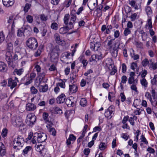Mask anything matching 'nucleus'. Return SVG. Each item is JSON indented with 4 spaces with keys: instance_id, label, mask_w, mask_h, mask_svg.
<instances>
[{
    "instance_id": "4d7b16f0",
    "label": "nucleus",
    "mask_w": 157,
    "mask_h": 157,
    "mask_svg": "<svg viewBox=\"0 0 157 157\" xmlns=\"http://www.w3.org/2000/svg\"><path fill=\"white\" fill-rule=\"evenodd\" d=\"M149 61L147 58L144 59L142 62V64L143 66L145 67L148 65Z\"/></svg>"
},
{
    "instance_id": "8fccbe9b",
    "label": "nucleus",
    "mask_w": 157,
    "mask_h": 157,
    "mask_svg": "<svg viewBox=\"0 0 157 157\" xmlns=\"http://www.w3.org/2000/svg\"><path fill=\"white\" fill-rule=\"evenodd\" d=\"M15 71L18 75H20L23 72L24 70L23 68H21L19 69H15Z\"/></svg>"
},
{
    "instance_id": "5fc2aeb1",
    "label": "nucleus",
    "mask_w": 157,
    "mask_h": 157,
    "mask_svg": "<svg viewBox=\"0 0 157 157\" xmlns=\"http://www.w3.org/2000/svg\"><path fill=\"white\" fill-rule=\"evenodd\" d=\"M30 90L31 93L33 94H37L38 92L37 90L34 86H32L31 87Z\"/></svg>"
},
{
    "instance_id": "c85d7f7f",
    "label": "nucleus",
    "mask_w": 157,
    "mask_h": 157,
    "mask_svg": "<svg viewBox=\"0 0 157 157\" xmlns=\"http://www.w3.org/2000/svg\"><path fill=\"white\" fill-rule=\"evenodd\" d=\"M140 82L142 86L146 88L148 86V82L145 78H142L140 80Z\"/></svg>"
},
{
    "instance_id": "aec40b11",
    "label": "nucleus",
    "mask_w": 157,
    "mask_h": 157,
    "mask_svg": "<svg viewBox=\"0 0 157 157\" xmlns=\"http://www.w3.org/2000/svg\"><path fill=\"white\" fill-rule=\"evenodd\" d=\"M41 82H40L38 85L36 84V85L37 87L39 86V90L40 92H46L47 91L48 88V85L47 84H45L44 86H42L40 85V84Z\"/></svg>"
},
{
    "instance_id": "dca6fc26",
    "label": "nucleus",
    "mask_w": 157,
    "mask_h": 157,
    "mask_svg": "<svg viewBox=\"0 0 157 157\" xmlns=\"http://www.w3.org/2000/svg\"><path fill=\"white\" fill-rule=\"evenodd\" d=\"M17 84L16 80L13 79L12 78H10L9 79L8 86H10V88L12 89L15 87Z\"/></svg>"
},
{
    "instance_id": "2f4dec72",
    "label": "nucleus",
    "mask_w": 157,
    "mask_h": 157,
    "mask_svg": "<svg viewBox=\"0 0 157 157\" xmlns=\"http://www.w3.org/2000/svg\"><path fill=\"white\" fill-rule=\"evenodd\" d=\"M43 47H44L42 45L41 47L40 46H39V47L38 48V49L37 50V51H36L35 52V53L34 54V56H35L36 57H37L39 56L40 55L41 53V50L42 48H43Z\"/></svg>"
},
{
    "instance_id": "412c9836",
    "label": "nucleus",
    "mask_w": 157,
    "mask_h": 157,
    "mask_svg": "<svg viewBox=\"0 0 157 157\" xmlns=\"http://www.w3.org/2000/svg\"><path fill=\"white\" fill-rule=\"evenodd\" d=\"M26 109L29 111H33L36 108V106L33 103H28L26 105Z\"/></svg>"
},
{
    "instance_id": "a18cd8bd",
    "label": "nucleus",
    "mask_w": 157,
    "mask_h": 157,
    "mask_svg": "<svg viewBox=\"0 0 157 157\" xmlns=\"http://www.w3.org/2000/svg\"><path fill=\"white\" fill-rule=\"evenodd\" d=\"M32 149L30 146L26 147L23 151V152L24 154H27L28 152L30 151Z\"/></svg>"
},
{
    "instance_id": "9b49d317",
    "label": "nucleus",
    "mask_w": 157,
    "mask_h": 157,
    "mask_svg": "<svg viewBox=\"0 0 157 157\" xmlns=\"http://www.w3.org/2000/svg\"><path fill=\"white\" fill-rule=\"evenodd\" d=\"M35 148L36 151L39 152L40 154L45 152L46 150L44 145H42L41 144H36L35 146Z\"/></svg>"
},
{
    "instance_id": "20e7f679",
    "label": "nucleus",
    "mask_w": 157,
    "mask_h": 157,
    "mask_svg": "<svg viewBox=\"0 0 157 157\" xmlns=\"http://www.w3.org/2000/svg\"><path fill=\"white\" fill-rule=\"evenodd\" d=\"M11 121L12 124L14 126L18 127H21L24 126L22 119L19 117H12Z\"/></svg>"
},
{
    "instance_id": "72a5a7b5",
    "label": "nucleus",
    "mask_w": 157,
    "mask_h": 157,
    "mask_svg": "<svg viewBox=\"0 0 157 157\" xmlns=\"http://www.w3.org/2000/svg\"><path fill=\"white\" fill-rule=\"evenodd\" d=\"M109 65L111 66L112 68V71L110 72V75H114L117 71V68L112 63H111Z\"/></svg>"
},
{
    "instance_id": "4be33fe9",
    "label": "nucleus",
    "mask_w": 157,
    "mask_h": 157,
    "mask_svg": "<svg viewBox=\"0 0 157 157\" xmlns=\"http://www.w3.org/2000/svg\"><path fill=\"white\" fill-rule=\"evenodd\" d=\"M7 66L4 62H0V71L6 72L7 71Z\"/></svg>"
},
{
    "instance_id": "0e129e2a",
    "label": "nucleus",
    "mask_w": 157,
    "mask_h": 157,
    "mask_svg": "<svg viewBox=\"0 0 157 157\" xmlns=\"http://www.w3.org/2000/svg\"><path fill=\"white\" fill-rule=\"evenodd\" d=\"M130 55L132 58H133L134 60H137L139 58V56L137 54L135 55L134 54L131 53Z\"/></svg>"
},
{
    "instance_id": "39448f33",
    "label": "nucleus",
    "mask_w": 157,
    "mask_h": 157,
    "mask_svg": "<svg viewBox=\"0 0 157 157\" xmlns=\"http://www.w3.org/2000/svg\"><path fill=\"white\" fill-rule=\"evenodd\" d=\"M70 15L71 17L68 27L69 28V29H72L73 27L76 20L77 17L75 10H72L70 13Z\"/></svg>"
},
{
    "instance_id": "a19ab883",
    "label": "nucleus",
    "mask_w": 157,
    "mask_h": 157,
    "mask_svg": "<svg viewBox=\"0 0 157 157\" xmlns=\"http://www.w3.org/2000/svg\"><path fill=\"white\" fill-rule=\"evenodd\" d=\"M151 83L152 85L157 86V75H155L153 79L151 80Z\"/></svg>"
},
{
    "instance_id": "09e8293b",
    "label": "nucleus",
    "mask_w": 157,
    "mask_h": 157,
    "mask_svg": "<svg viewBox=\"0 0 157 157\" xmlns=\"http://www.w3.org/2000/svg\"><path fill=\"white\" fill-rule=\"evenodd\" d=\"M131 33V29L128 28H126L124 32V35L126 36Z\"/></svg>"
},
{
    "instance_id": "680f3d73",
    "label": "nucleus",
    "mask_w": 157,
    "mask_h": 157,
    "mask_svg": "<svg viewBox=\"0 0 157 157\" xmlns=\"http://www.w3.org/2000/svg\"><path fill=\"white\" fill-rule=\"evenodd\" d=\"M137 83H136L135 84H133L131 85L130 87L131 89L135 91L136 92H137L138 90H137V88L136 86V84Z\"/></svg>"
},
{
    "instance_id": "6e6d98bb",
    "label": "nucleus",
    "mask_w": 157,
    "mask_h": 157,
    "mask_svg": "<svg viewBox=\"0 0 157 157\" xmlns=\"http://www.w3.org/2000/svg\"><path fill=\"white\" fill-rule=\"evenodd\" d=\"M121 81L120 83L125 84L128 80V78L125 75H123L121 77Z\"/></svg>"
},
{
    "instance_id": "774afa93",
    "label": "nucleus",
    "mask_w": 157,
    "mask_h": 157,
    "mask_svg": "<svg viewBox=\"0 0 157 157\" xmlns=\"http://www.w3.org/2000/svg\"><path fill=\"white\" fill-rule=\"evenodd\" d=\"M20 54L18 52H17L13 56V59L14 60L18 59L19 57H20Z\"/></svg>"
},
{
    "instance_id": "393cba45",
    "label": "nucleus",
    "mask_w": 157,
    "mask_h": 157,
    "mask_svg": "<svg viewBox=\"0 0 157 157\" xmlns=\"http://www.w3.org/2000/svg\"><path fill=\"white\" fill-rule=\"evenodd\" d=\"M69 90L70 92L72 94L76 92L77 90V86L75 85H69Z\"/></svg>"
},
{
    "instance_id": "7c9ffc66",
    "label": "nucleus",
    "mask_w": 157,
    "mask_h": 157,
    "mask_svg": "<svg viewBox=\"0 0 157 157\" xmlns=\"http://www.w3.org/2000/svg\"><path fill=\"white\" fill-rule=\"evenodd\" d=\"M98 44L97 43L95 44L93 43L91 44L90 48L91 50L94 51L97 50L98 48L99 47V45H98Z\"/></svg>"
},
{
    "instance_id": "bf43d9fd",
    "label": "nucleus",
    "mask_w": 157,
    "mask_h": 157,
    "mask_svg": "<svg viewBox=\"0 0 157 157\" xmlns=\"http://www.w3.org/2000/svg\"><path fill=\"white\" fill-rule=\"evenodd\" d=\"M112 29V26L111 25H108L107 26L105 33L107 34H109L110 33L111 30Z\"/></svg>"
},
{
    "instance_id": "58836bf2",
    "label": "nucleus",
    "mask_w": 157,
    "mask_h": 157,
    "mask_svg": "<svg viewBox=\"0 0 157 157\" xmlns=\"http://www.w3.org/2000/svg\"><path fill=\"white\" fill-rule=\"evenodd\" d=\"M13 44L12 43L10 42H7V50L13 51Z\"/></svg>"
},
{
    "instance_id": "f704fd0d",
    "label": "nucleus",
    "mask_w": 157,
    "mask_h": 157,
    "mask_svg": "<svg viewBox=\"0 0 157 157\" xmlns=\"http://www.w3.org/2000/svg\"><path fill=\"white\" fill-rule=\"evenodd\" d=\"M137 83V80H135L134 77H129L128 79V83L131 84H132Z\"/></svg>"
},
{
    "instance_id": "a211bd4d",
    "label": "nucleus",
    "mask_w": 157,
    "mask_h": 157,
    "mask_svg": "<svg viewBox=\"0 0 157 157\" xmlns=\"http://www.w3.org/2000/svg\"><path fill=\"white\" fill-rule=\"evenodd\" d=\"M3 5L6 7H9L13 5L14 2V0H2Z\"/></svg>"
},
{
    "instance_id": "9d476101",
    "label": "nucleus",
    "mask_w": 157,
    "mask_h": 157,
    "mask_svg": "<svg viewBox=\"0 0 157 157\" xmlns=\"http://www.w3.org/2000/svg\"><path fill=\"white\" fill-rule=\"evenodd\" d=\"M30 27L28 25H25L18 30L17 36L19 37L22 36L24 35V33L26 30H28L30 29Z\"/></svg>"
},
{
    "instance_id": "052dcab7",
    "label": "nucleus",
    "mask_w": 157,
    "mask_h": 157,
    "mask_svg": "<svg viewBox=\"0 0 157 157\" xmlns=\"http://www.w3.org/2000/svg\"><path fill=\"white\" fill-rule=\"evenodd\" d=\"M7 130L6 128H3L2 132V137H6L7 135Z\"/></svg>"
},
{
    "instance_id": "0eeeda50",
    "label": "nucleus",
    "mask_w": 157,
    "mask_h": 157,
    "mask_svg": "<svg viewBox=\"0 0 157 157\" xmlns=\"http://www.w3.org/2000/svg\"><path fill=\"white\" fill-rule=\"evenodd\" d=\"M6 54V59L8 63V64L10 67H12L13 63L12 60V54L13 51L7 50Z\"/></svg>"
},
{
    "instance_id": "cd10ccee",
    "label": "nucleus",
    "mask_w": 157,
    "mask_h": 157,
    "mask_svg": "<svg viewBox=\"0 0 157 157\" xmlns=\"http://www.w3.org/2000/svg\"><path fill=\"white\" fill-rule=\"evenodd\" d=\"M67 26L61 28L59 29V33L60 34H63L66 33L69 29H70Z\"/></svg>"
},
{
    "instance_id": "603ef678",
    "label": "nucleus",
    "mask_w": 157,
    "mask_h": 157,
    "mask_svg": "<svg viewBox=\"0 0 157 157\" xmlns=\"http://www.w3.org/2000/svg\"><path fill=\"white\" fill-rule=\"evenodd\" d=\"M136 45L137 48L140 49L143 48V44L141 42H137L136 43Z\"/></svg>"
},
{
    "instance_id": "6ab92c4d",
    "label": "nucleus",
    "mask_w": 157,
    "mask_h": 157,
    "mask_svg": "<svg viewBox=\"0 0 157 157\" xmlns=\"http://www.w3.org/2000/svg\"><path fill=\"white\" fill-rule=\"evenodd\" d=\"M120 44L117 45V47H113L111 49V52L112 56L114 57H116L117 56L118 50L117 48H120Z\"/></svg>"
},
{
    "instance_id": "ea45409f",
    "label": "nucleus",
    "mask_w": 157,
    "mask_h": 157,
    "mask_svg": "<svg viewBox=\"0 0 157 157\" xmlns=\"http://www.w3.org/2000/svg\"><path fill=\"white\" fill-rule=\"evenodd\" d=\"M54 111L55 113L57 114H61L63 113L62 109L58 107H55Z\"/></svg>"
},
{
    "instance_id": "f257e3e1",
    "label": "nucleus",
    "mask_w": 157,
    "mask_h": 157,
    "mask_svg": "<svg viewBox=\"0 0 157 157\" xmlns=\"http://www.w3.org/2000/svg\"><path fill=\"white\" fill-rule=\"evenodd\" d=\"M24 143V138L21 136H18L13 141V148L16 149H19L22 147Z\"/></svg>"
},
{
    "instance_id": "2eb2a0df",
    "label": "nucleus",
    "mask_w": 157,
    "mask_h": 157,
    "mask_svg": "<svg viewBox=\"0 0 157 157\" xmlns=\"http://www.w3.org/2000/svg\"><path fill=\"white\" fill-rule=\"evenodd\" d=\"M54 37L56 42L59 45H63L65 44V41L60 39V36L58 33L54 35Z\"/></svg>"
},
{
    "instance_id": "423d86ee",
    "label": "nucleus",
    "mask_w": 157,
    "mask_h": 157,
    "mask_svg": "<svg viewBox=\"0 0 157 157\" xmlns=\"http://www.w3.org/2000/svg\"><path fill=\"white\" fill-rule=\"evenodd\" d=\"M114 107L113 106H110L105 111V116L108 119H110L114 114Z\"/></svg>"
},
{
    "instance_id": "bb28decb",
    "label": "nucleus",
    "mask_w": 157,
    "mask_h": 157,
    "mask_svg": "<svg viewBox=\"0 0 157 157\" xmlns=\"http://www.w3.org/2000/svg\"><path fill=\"white\" fill-rule=\"evenodd\" d=\"M45 75V73L43 71L40 73L39 75V80L40 82L43 81V82H45L47 80V79L44 78V77Z\"/></svg>"
},
{
    "instance_id": "1a4fd4ad",
    "label": "nucleus",
    "mask_w": 157,
    "mask_h": 157,
    "mask_svg": "<svg viewBox=\"0 0 157 157\" xmlns=\"http://www.w3.org/2000/svg\"><path fill=\"white\" fill-rule=\"evenodd\" d=\"M111 38V36H109L107 37L106 40L105 41V42H107V45L109 49H111L113 48V47H116V46L117 44V43H115L114 44H113L114 39H112Z\"/></svg>"
},
{
    "instance_id": "37998d69",
    "label": "nucleus",
    "mask_w": 157,
    "mask_h": 157,
    "mask_svg": "<svg viewBox=\"0 0 157 157\" xmlns=\"http://www.w3.org/2000/svg\"><path fill=\"white\" fill-rule=\"evenodd\" d=\"M145 11L148 15H151L152 13L151 7L150 6H147L145 8Z\"/></svg>"
},
{
    "instance_id": "49530a36",
    "label": "nucleus",
    "mask_w": 157,
    "mask_h": 157,
    "mask_svg": "<svg viewBox=\"0 0 157 157\" xmlns=\"http://www.w3.org/2000/svg\"><path fill=\"white\" fill-rule=\"evenodd\" d=\"M151 93L152 94V97L153 100H154L155 102V101L157 100V97L155 95V90L152 89L151 90Z\"/></svg>"
},
{
    "instance_id": "ddd939ff",
    "label": "nucleus",
    "mask_w": 157,
    "mask_h": 157,
    "mask_svg": "<svg viewBox=\"0 0 157 157\" xmlns=\"http://www.w3.org/2000/svg\"><path fill=\"white\" fill-rule=\"evenodd\" d=\"M146 98L148 99L149 100L152 105L153 106H155L157 104V101H154V100L152 99L151 94L149 92H146L145 94Z\"/></svg>"
},
{
    "instance_id": "69168bd1",
    "label": "nucleus",
    "mask_w": 157,
    "mask_h": 157,
    "mask_svg": "<svg viewBox=\"0 0 157 157\" xmlns=\"http://www.w3.org/2000/svg\"><path fill=\"white\" fill-rule=\"evenodd\" d=\"M42 157H51L50 155L49 152L46 150L45 152L43 153Z\"/></svg>"
},
{
    "instance_id": "864d4df0",
    "label": "nucleus",
    "mask_w": 157,
    "mask_h": 157,
    "mask_svg": "<svg viewBox=\"0 0 157 157\" xmlns=\"http://www.w3.org/2000/svg\"><path fill=\"white\" fill-rule=\"evenodd\" d=\"M27 21L29 23H32L33 21V17L30 15H28L26 17Z\"/></svg>"
},
{
    "instance_id": "c756f323",
    "label": "nucleus",
    "mask_w": 157,
    "mask_h": 157,
    "mask_svg": "<svg viewBox=\"0 0 157 157\" xmlns=\"http://www.w3.org/2000/svg\"><path fill=\"white\" fill-rule=\"evenodd\" d=\"M129 4L131 6L133 7H134L136 10H138V6L136 4V2L134 0H129Z\"/></svg>"
},
{
    "instance_id": "e433bc0d",
    "label": "nucleus",
    "mask_w": 157,
    "mask_h": 157,
    "mask_svg": "<svg viewBox=\"0 0 157 157\" xmlns=\"http://www.w3.org/2000/svg\"><path fill=\"white\" fill-rule=\"evenodd\" d=\"M48 117V113L44 112L43 113V118L46 122H49V121Z\"/></svg>"
},
{
    "instance_id": "6e6552de",
    "label": "nucleus",
    "mask_w": 157,
    "mask_h": 157,
    "mask_svg": "<svg viewBox=\"0 0 157 157\" xmlns=\"http://www.w3.org/2000/svg\"><path fill=\"white\" fill-rule=\"evenodd\" d=\"M35 135H36L37 136L36 140L38 143L44 142L47 138V136L45 134L43 133H35Z\"/></svg>"
},
{
    "instance_id": "f3484780",
    "label": "nucleus",
    "mask_w": 157,
    "mask_h": 157,
    "mask_svg": "<svg viewBox=\"0 0 157 157\" xmlns=\"http://www.w3.org/2000/svg\"><path fill=\"white\" fill-rule=\"evenodd\" d=\"M103 58L102 54H100L99 55L95 54L91 56V58L90 59V62L92 61H97Z\"/></svg>"
},
{
    "instance_id": "f03ea898",
    "label": "nucleus",
    "mask_w": 157,
    "mask_h": 157,
    "mask_svg": "<svg viewBox=\"0 0 157 157\" xmlns=\"http://www.w3.org/2000/svg\"><path fill=\"white\" fill-rule=\"evenodd\" d=\"M27 46L30 49L35 50L38 46L37 40L34 37L29 38L26 42Z\"/></svg>"
},
{
    "instance_id": "4c0bfd02",
    "label": "nucleus",
    "mask_w": 157,
    "mask_h": 157,
    "mask_svg": "<svg viewBox=\"0 0 157 157\" xmlns=\"http://www.w3.org/2000/svg\"><path fill=\"white\" fill-rule=\"evenodd\" d=\"M80 104L81 106L83 107L85 106L87 104L86 99L84 98H82L80 101Z\"/></svg>"
},
{
    "instance_id": "7ed1b4c3",
    "label": "nucleus",
    "mask_w": 157,
    "mask_h": 157,
    "mask_svg": "<svg viewBox=\"0 0 157 157\" xmlns=\"http://www.w3.org/2000/svg\"><path fill=\"white\" fill-rule=\"evenodd\" d=\"M36 117L34 113H29L26 117V123L27 125L29 126H32L35 123Z\"/></svg>"
},
{
    "instance_id": "de8ad7c7",
    "label": "nucleus",
    "mask_w": 157,
    "mask_h": 157,
    "mask_svg": "<svg viewBox=\"0 0 157 157\" xmlns=\"http://www.w3.org/2000/svg\"><path fill=\"white\" fill-rule=\"evenodd\" d=\"M40 18L41 20L43 21H46L48 18V16L44 14L40 15Z\"/></svg>"
},
{
    "instance_id": "5701e85b",
    "label": "nucleus",
    "mask_w": 157,
    "mask_h": 157,
    "mask_svg": "<svg viewBox=\"0 0 157 157\" xmlns=\"http://www.w3.org/2000/svg\"><path fill=\"white\" fill-rule=\"evenodd\" d=\"M59 56L58 53L57 52H52L51 54V59L53 62H56L57 59Z\"/></svg>"
},
{
    "instance_id": "f8f14e48",
    "label": "nucleus",
    "mask_w": 157,
    "mask_h": 157,
    "mask_svg": "<svg viewBox=\"0 0 157 157\" xmlns=\"http://www.w3.org/2000/svg\"><path fill=\"white\" fill-rule=\"evenodd\" d=\"M15 17H14V16L12 15L9 17L7 21V23L9 24H12L11 25V29L12 30H13V29H14V27L15 26Z\"/></svg>"
},
{
    "instance_id": "338daca9",
    "label": "nucleus",
    "mask_w": 157,
    "mask_h": 157,
    "mask_svg": "<svg viewBox=\"0 0 157 157\" xmlns=\"http://www.w3.org/2000/svg\"><path fill=\"white\" fill-rule=\"evenodd\" d=\"M120 96L121 97V101L122 102H124L126 100V97L124 93H121Z\"/></svg>"
},
{
    "instance_id": "c03bdc74",
    "label": "nucleus",
    "mask_w": 157,
    "mask_h": 157,
    "mask_svg": "<svg viewBox=\"0 0 157 157\" xmlns=\"http://www.w3.org/2000/svg\"><path fill=\"white\" fill-rule=\"evenodd\" d=\"M31 6V5L30 4H26L24 9V10L25 11V13H27L28 12L29 10L30 9Z\"/></svg>"
},
{
    "instance_id": "473e14b6",
    "label": "nucleus",
    "mask_w": 157,
    "mask_h": 157,
    "mask_svg": "<svg viewBox=\"0 0 157 157\" xmlns=\"http://www.w3.org/2000/svg\"><path fill=\"white\" fill-rule=\"evenodd\" d=\"M5 36L4 34L3 31L0 29V44H1L4 40Z\"/></svg>"
},
{
    "instance_id": "b1692460",
    "label": "nucleus",
    "mask_w": 157,
    "mask_h": 157,
    "mask_svg": "<svg viewBox=\"0 0 157 157\" xmlns=\"http://www.w3.org/2000/svg\"><path fill=\"white\" fill-rule=\"evenodd\" d=\"M6 153V148L2 143H0V155L3 156Z\"/></svg>"
},
{
    "instance_id": "4468645a",
    "label": "nucleus",
    "mask_w": 157,
    "mask_h": 157,
    "mask_svg": "<svg viewBox=\"0 0 157 157\" xmlns=\"http://www.w3.org/2000/svg\"><path fill=\"white\" fill-rule=\"evenodd\" d=\"M66 98V96L64 94H62L56 98L57 102L61 104L65 101Z\"/></svg>"
},
{
    "instance_id": "c9c22d12",
    "label": "nucleus",
    "mask_w": 157,
    "mask_h": 157,
    "mask_svg": "<svg viewBox=\"0 0 157 157\" xmlns=\"http://www.w3.org/2000/svg\"><path fill=\"white\" fill-rule=\"evenodd\" d=\"M66 102L67 106L69 107H73L76 104L75 102H74V101H72L70 99L67 100Z\"/></svg>"
},
{
    "instance_id": "e2e57ef3",
    "label": "nucleus",
    "mask_w": 157,
    "mask_h": 157,
    "mask_svg": "<svg viewBox=\"0 0 157 157\" xmlns=\"http://www.w3.org/2000/svg\"><path fill=\"white\" fill-rule=\"evenodd\" d=\"M51 27L52 29L56 30L58 28V25L57 23L54 22L52 24Z\"/></svg>"
},
{
    "instance_id": "79ce46f5",
    "label": "nucleus",
    "mask_w": 157,
    "mask_h": 157,
    "mask_svg": "<svg viewBox=\"0 0 157 157\" xmlns=\"http://www.w3.org/2000/svg\"><path fill=\"white\" fill-rule=\"evenodd\" d=\"M71 53L69 52H65L63 54L62 58L64 59H70L69 56H71Z\"/></svg>"
},
{
    "instance_id": "3c124183",
    "label": "nucleus",
    "mask_w": 157,
    "mask_h": 157,
    "mask_svg": "<svg viewBox=\"0 0 157 157\" xmlns=\"http://www.w3.org/2000/svg\"><path fill=\"white\" fill-rule=\"evenodd\" d=\"M106 145L104 143H101L99 146V148L101 150H104L106 147Z\"/></svg>"
},
{
    "instance_id": "a878e982",
    "label": "nucleus",
    "mask_w": 157,
    "mask_h": 157,
    "mask_svg": "<svg viewBox=\"0 0 157 157\" xmlns=\"http://www.w3.org/2000/svg\"><path fill=\"white\" fill-rule=\"evenodd\" d=\"M70 17V15L69 14H66L64 17L63 21L65 24L67 26V27L69 28L68 26L69 24V20Z\"/></svg>"
},
{
    "instance_id": "13d9d810",
    "label": "nucleus",
    "mask_w": 157,
    "mask_h": 157,
    "mask_svg": "<svg viewBox=\"0 0 157 157\" xmlns=\"http://www.w3.org/2000/svg\"><path fill=\"white\" fill-rule=\"evenodd\" d=\"M140 139L141 140V142H143L145 144H148V141L143 135L141 136Z\"/></svg>"
}]
</instances>
